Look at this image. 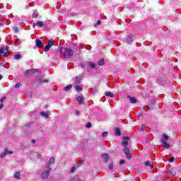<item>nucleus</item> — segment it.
Returning <instances> with one entry per match:
<instances>
[{"label":"nucleus","mask_w":181,"mask_h":181,"mask_svg":"<svg viewBox=\"0 0 181 181\" xmlns=\"http://www.w3.org/2000/svg\"><path fill=\"white\" fill-rule=\"evenodd\" d=\"M168 141H169V136L166 134H163V139L160 140V143L165 149L170 148V144H168Z\"/></svg>","instance_id":"nucleus-1"},{"label":"nucleus","mask_w":181,"mask_h":181,"mask_svg":"<svg viewBox=\"0 0 181 181\" xmlns=\"http://www.w3.org/2000/svg\"><path fill=\"white\" fill-rule=\"evenodd\" d=\"M74 55V51H73L71 48L66 47L64 49V57H66V59H69V57H73Z\"/></svg>","instance_id":"nucleus-2"},{"label":"nucleus","mask_w":181,"mask_h":181,"mask_svg":"<svg viewBox=\"0 0 181 181\" xmlns=\"http://www.w3.org/2000/svg\"><path fill=\"white\" fill-rule=\"evenodd\" d=\"M54 40L53 39L49 40L47 45L45 46L44 49L45 52H49V50H50V47H52V46H54Z\"/></svg>","instance_id":"nucleus-3"},{"label":"nucleus","mask_w":181,"mask_h":181,"mask_svg":"<svg viewBox=\"0 0 181 181\" xmlns=\"http://www.w3.org/2000/svg\"><path fill=\"white\" fill-rule=\"evenodd\" d=\"M124 152L127 159H131V158H132V155H131V153L129 152V148H128V146L124 147Z\"/></svg>","instance_id":"nucleus-4"},{"label":"nucleus","mask_w":181,"mask_h":181,"mask_svg":"<svg viewBox=\"0 0 181 181\" xmlns=\"http://www.w3.org/2000/svg\"><path fill=\"white\" fill-rule=\"evenodd\" d=\"M49 175H50V170H49V168H47V170L46 171H44L42 175V179H47V177H49Z\"/></svg>","instance_id":"nucleus-5"},{"label":"nucleus","mask_w":181,"mask_h":181,"mask_svg":"<svg viewBox=\"0 0 181 181\" xmlns=\"http://www.w3.org/2000/svg\"><path fill=\"white\" fill-rule=\"evenodd\" d=\"M35 71H37V69H28L24 73V76H25V77H28V76H30V74H33V73H35Z\"/></svg>","instance_id":"nucleus-6"},{"label":"nucleus","mask_w":181,"mask_h":181,"mask_svg":"<svg viewBox=\"0 0 181 181\" xmlns=\"http://www.w3.org/2000/svg\"><path fill=\"white\" fill-rule=\"evenodd\" d=\"M40 115L41 117H42L43 118H45V119H47V118H49V117L50 116V112L47 111V112H40Z\"/></svg>","instance_id":"nucleus-7"},{"label":"nucleus","mask_w":181,"mask_h":181,"mask_svg":"<svg viewBox=\"0 0 181 181\" xmlns=\"http://www.w3.org/2000/svg\"><path fill=\"white\" fill-rule=\"evenodd\" d=\"M124 141L122 142V146L125 148V146H128V141H129V138L128 136H124L123 138Z\"/></svg>","instance_id":"nucleus-8"},{"label":"nucleus","mask_w":181,"mask_h":181,"mask_svg":"<svg viewBox=\"0 0 181 181\" xmlns=\"http://www.w3.org/2000/svg\"><path fill=\"white\" fill-rule=\"evenodd\" d=\"M54 163V158L52 157L49 161L47 162V169H49V170H51L52 168H50V165H53Z\"/></svg>","instance_id":"nucleus-9"},{"label":"nucleus","mask_w":181,"mask_h":181,"mask_svg":"<svg viewBox=\"0 0 181 181\" xmlns=\"http://www.w3.org/2000/svg\"><path fill=\"white\" fill-rule=\"evenodd\" d=\"M86 65L89 69H95L97 67V64H94V62H86Z\"/></svg>","instance_id":"nucleus-10"},{"label":"nucleus","mask_w":181,"mask_h":181,"mask_svg":"<svg viewBox=\"0 0 181 181\" xmlns=\"http://www.w3.org/2000/svg\"><path fill=\"white\" fill-rule=\"evenodd\" d=\"M81 78H82L81 75L76 76L74 81L75 84H80V83H81Z\"/></svg>","instance_id":"nucleus-11"},{"label":"nucleus","mask_w":181,"mask_h":181,"mask_svg":"<svg viewBox=\"0 0 181 181\" xmlns=\"http://www.w3.org/2000/svg\"><path fill=\"white\" fill-rule=\"evenodd\" d=\"M36 83H39V84H43V83H49V80L47 79H42V78H38L36 79Z\"/></svg>","instance_id":"nucleus-12"},{"label":"nucleus","mask_w":181,"mask_h":181,"mask_svg":"<svg viewBox=\"0 0 181 181\" xmlns=\"http://www.w3.org/2000/svg\"><path fill=\"white\" fill-rule=\"evenodd\" d=\"M101 156L104 159L105 163H107V162H108L110 159V156L107 153H104V154H102Z\"/></svg>","instance_id":"nucleus-13"},{"label":"nucleus","mask_w":181,"mask_h":181,"mask_svg":"<svg viewBox=\"0 0 181 181\" xmlns=\"http://www.w3.org/2000/svg\"><path fill=\"white\" fill-rule=\"evenodd\" d=\"M35 45L37 47H39L40 49V47H43V44L42 43V41H40V40L39 39L35 40Z\"/></svg>","instance_id":"nucleus-14"},{"label":"nucleus","mask_w":181,"mask_h":181,"mask_svg":"<svg viewBox=\"0 0 181 181\" xmlns=\"http://www.w3.org/2000/svg\"><path fill=\"white\" fill-rule=\"evenodd\" d=\"M83 100H84V97H83V95H80L76 98V101H78V103L79 104H84V102H83Z\"/></svg>","instance_id":"nucleus-15"},{"label":"nucleus","mask_w":181,"mask_h":181,"mask_svg":"<svg viewBox=\"0 0 181 181\" xmlns=\"http://www.w3.org/2000/svg\"><path fill=\"white\" fill-rule=\"evenodd\" d=\"M45 23L42 21H38L37 23H33V28H35V26H39L40 28H42Z\"/></svg>","instance_id":"nucleus-16"},{"label":"nucleus","mask_w":181,"mask_h":181,"mask_svg":"<svg viewBox=\"0 0 181 181\" xmlns=\"http://www.w3.org/2000/svg\"><path fill=\"white\" fill-rule=\"evenodd\" d=\"M169 175L171 176H176V168H172L168 171Z\"/></svg>","instance_id":"nucleus-17"},{"label":"nucleus","mask_w":181,"mask_h":181,"mask_svg":"<svg viewBox=\"0 0 181 181\" xmlns=\"http://www.w3.org/2000/svg\"><path fill=\"white\" fill-rule=\"evenodd\" d=\"M13 153V151H9L8 150H6L4 153L1 155V158H4L6 155H12Z\"/></svg>","instance_id":"nucleus-18"},{"label":"nucleus","mask_w":181,"mask_h":181,"mask_svg":"<svg viewBox=\"0 0 181 181\" xmlns=\"http://www.w3.org/2000/svg\"><path fill=\"white\" fill-rule=\"evenodd\" d=\"M13 178L14 179H17L18 180H19V179H21V173L17 172L13 175Z\"/></svg>","instance_id":"nucleus-19"},{"label":"nucleus","mask_w":181,"mask_h":181,"mask_svg":"<svg viewBox=\"0 0 181 181\" xmlns=\"http://www.w3.org/2000/svg\"><path fill=\"white\" fill-rule=\"evenodd\" d=\"M144 165H145V166H147L148 168H150V169H152V168H153V165L149 161H146L144 163Z\"/></svg>","instance_id":"nucleus-20"},{"label":"nucleus","mask_w":181,"mask_h":181,"mask_svg":"<svg viewBox=\"0 0 181 181\" xmlns=\"http://www.w3.org/2000/svg\"><path fill=\"white\" fill-rule=\"evenodd\" d=\"M127 97H128V98L130 99V102L132 103V104L136 103V98H135L134 97L131 98L130 96H127Z\"/></svg>","instance_id":"nucleus-21"},{"label":"nucleus","mask_w":181,"mask_h":181,"mask_svg":"<svg viewBox=\"0 0 181 181\" xmlns=\"http://www.w3.org/2000/svg\"><path fill=\"white\" fill-rule=\"evenodd\" d=\"M98 64V66H104V64H105V61L104 60V59H100Z\"/></svg>","instance_id":"nucleus-22"},{"label":"nucleus","mask_w":181,"mask_h":181,"mask_svg":"<svg viewBox=\"0 0 181 181\" xmlns=\"http://www.w3.org/2000/svg\"><path fill=\"white\" fill-rule=\"evenodd\" d=\"M115 134L117 136H121V130H119V129H115Z\"/></svg>","instance_id":"nucleus-23"},{"label":"nucleus","mask_w":181,"mask_h":181,"mask_svg":"<svg viewBox=\"0 0 181 181\" xmlns=\"http://www.w3.org/2000/svg\"><path fill=\"white\" fill-rule=\"evenodd\" d=\"M14 59L16 60H19V59H22V54H17L14 55Z\"/></svg>","instance_id":"nucleus-24"},{"label":"nucleus","mask_w":181,"mask_h":181,"mask_svg":"<svg viewBox=\"0 0 181 181\" xmlns=\"http://www.w3.org/2000/svg\"><path fill=\"white\" fill-rule=\"evenodd\" d=\"M133 40H132V36H129L127 38V43L129 44V43H132Z\"/></svg>","instance_id":"nucleus-25"},{"label":"nucleus","mask_w":181,"mask_h":181,"mask_svg":"<svg viewBox=\"0 0 181 181\" xmlns=\"http://www.w3.org/2000/svg\"><path fill=\"white\" fill-rule=\"evenodd\" d=\"M105 96L106 97H111L112 98L114 97V93L111 92H106L105 93Z\"/></svg>","instance_id":"nucleus-26"},{"label":"nucleus","mask_w":181,"mask_h":181,"mask_svg":"<svg viewBox=\"0 0 181 181\" xmlns=\"http://www.w3.org/2000/svg\"><path fill=\"white\" fill-rule=\"evenodd\" d=\"M39 13H37V12L35 11L33 13V18H34L35 19H36V18H37Z\"/></svg>","instance_id":"nucleus-27"},{"label":"nucleus","mask_w":181,"mask_h":181,"mask_svg":"<svg viewBox=\"0 0 181 181\" xmlns=\"http://www.w3.org/2000/svg\"><path fill=\"white\" fill-rule=\"evenodd\" d=\"M71 88V85H68L66 87L64 88L65 91H69Z\"/></svg>","instance_id":"nucleus-28"},{"label":"nucleus","mask_w":181,"mask_h":181,"mask_svg":"<svg viewBox=\"0 0 181 181\" xmlns=\"http://www.w3.org/2000/svg\"><path fill=\"white\" fill-rule=\"evenodd\" d=\"M76 91H83V88L80 86H75Z\"/></svg>","instance_id":"nucleus-29"},{"label":"nucleus","mask_w":181,"mask_h":181,"mask_svg":"<svg viewBox=\"0 0 181 181\" xmlns=\"http://www.w3.org/2000/svg\"><path fill=\"white\" fill-rule=\"evenodd\" d=\"M108 136V132H104L102 133V136H103V138H105V136Z\"/></svg>","instance_id":"nucleus-30"},{"label":"nucleus","mask_w":181,"mask_h":181,"mask_svg":"<svg viewBox=\"0 0 181 181\" xmlns=\"http://www.w3.org/2000/svg\"><path fill=\"white\" fill-rule=\"evenodd\" d=\"M13 32H15V33H18V32H19V29H18V27H13Z\"/></svg>","instance_id":"nucleus-31"},{"label":"nucleus","mask_w":181,"mask_h":181,"mask_svg":"<svg viewBox=\"0 0 181 181\" xmlns=\"http://www.w3.org/2000/svg\"><path fill=\"white\" fill-rule=\"evenodd\" d=\"M101 25V21H98L97 23L94 25L95 28H97V25Z\"/></svg>","instance_id":"nucleus-32"},{"label":"nucleus","mask_w":181,"mask_h":181,"mask_svg":"<svg viewBox=\"0 0 181 181\" xmlns=\"http://www.w3.org/2000/svg\"><path fill=\"white\" fill-rule=\"evenodd\" d=\"M4 52H5V47H2L1 49H0V54H4Z\"/></svg>","instance_id":"nucleus-33"},{"label":"nucleus","mask_w":181,"mask_h":181,"mask_svg":"<svg viewBox=\"0 0 181 181\" xmlns=\"http://www.w3.org/2000/svg\"><path fill=\"white\" fill-rule=\"evenodd\" d=\"M71 173H74V172H76V167L75 166H74L71 168Z\"/></svg>","instance_id":"nucleus-34"},{"label":"nucleus","mask_w":181,"mask_h":181,"mask_svg":"<svg viewBox=\"0 0 181 181\" xmlns=\"http://www.w3.org/2000/svg\"><path fill=\"white\" fill-rule=\"evenodd\" d=\"M19 87H21V83H16L15 88H19Z\"/></svg>","instance_id":"nucleus-35"},{"label":"nucleus","mask_w":181,"mask_h":181,"mask_svg":"<svg viewBox=\"0 0 181 181\" xmlns=\"http://www.w3.org/2000/svg\"><path fill=\"white\" fill-rule=\"evenodd\" d=\"M109 169H110V170L114 169V164H113V163H111V164L109 165Z\"/></svg>","instance_id":"nucleus-36"},{"label":"nucleus","mask_w":181,"mask_h":181,"mask_svg":"<svg viewBox=\"0 0 181 181\" xmlns=\"http://www.w3.org/2000/svg\"><path fill=\"white\" fill-rule=\"evenodd\" d=\"M8 55H9V52H6V53H4V54H3V56H4V57H8Z\"/></svg>","instance_id":"nucleus-37"},{"label":"nucleus","mask_w":181,"mask_h":181,"mask_svg":"<svg viewBox=\"0 0 181 181\" xmlns=\"http://www.w3.org/2000/svg\"><path fill=\"white\" fill-rule=\"evenodd\" d=\"M5 100H6V98L4 97L1 99V104H4V101H5Z\"/></svg>","instance_id":"nucleus-38"},{"label":"nucleus","mask_w":181,"mask_h":181,"mask_svg":"<svg viewBox=\"0 0 181 181\" xmlns=\"http://www.w3.org/2000/svg\"><path fill=\"white\" fill-rule=\"evenodd\" d=\"M175 161V157H171L170 159H169V162H174Z\"/></svg>","instance_id":"nucleus-39"},{"label":"nucleus","mask_w":181,"mask_h":181,"mask_svg":"<svg viewBox=\"0 0 181 181\" xmlns=\"http://www.w3.org/2000/svg\"><path fill=\"white\" fill-rule=\"evenodd\" d=\"M124 163H125V160H121L120 162H119V164L120 165H124Z\"/></svg>","instance_id":"nucleus-40"},{"label":"nucleus","mask_w":181,"mask_h":181,"mask_svg":"<svg viewBox=\"0 0 181 181\" xmlns=\"http://www.w3.org/2000/svg\"><path fill=\"white\" fill-rule=\"evenodd\" d=\"M87 128H91V123H88L86 125Z\"/></svg>","instance_id":"nucleus-41"},{"label":"nucleus","mask_w":181,"mask_h":181,"mask_svg":"<svg viewBox=\"0 0 181 181\" xmlns=\"http://www.w3.org/2000/svg\"><path fill=\"white\" fill-rule=\"evenodd\" d=\"M75 115H80V112H78V110H76L75 112Z\"/></svg>","instance_id":"nucleus-42"},{"label":"nucleus","mask_w":181,"mask_h":181,"mask_svg":"<svg viewBox=\"0 0 181 181\" xmlns=\"http://www.w3.org/2000/svg\"><path fill=\"white\" fill-rule=\"evenodd\" d=\"M4 108V103H1L0 105V110H2Z\"/></svg>","instance_id":"nucleus-43"},{"label":"nucleus","mask_w":181,"mask_h":181,"mask_svg":"<svg viewBox=\"0 0 181 181\" xmlns=\"http://www.w3.org/2000/svg\"><path fill=\"white\" fill-rule=\"evenodd\" d=\"M4 50H6V52H8L9 50V47L6 46Z\"/></svg>","instance_id":"nucleus-44"},{"label":"nucleus","mask_w":181,"mask_h":181,"mask_svg":"<svg viewBox=\"0 0 181 181\" xmlns=\"http://www.w3.org/2000/svg\"><path fill=\"white\" fill-rule=\"evenodd\" d=\"M34 5H35V4H34L33 3H30V4H29V6H30V7L34 6Z\"/></svg>","instance_id":"nucleus-45"},{"label":"nucleus","mask_w":181,"mask_h":181,"mask_svg":"<svg viewBox=\"0 0 181 181\" xmlns=\"http://www.w3.org/2000/svg\"><path fill=\"white\" fill-rule=\"evenodd\" d=\"M59 52H60V53H62V52H63V47H60Z\"/></svg>","instance_id":"nucleus-46"},{"label":"nucleus","mask_w":181,"mask_h":181,"mask_svg":"<svg viewBox=\"0 0 181 181\" xmlns=\"http://www.w3.org/2000/svg\"><path fill=\"white\" fill-rule=\"evenodd\" d=\"M18 42H19V39H16V42H15V45H16V43H18Z\"/></svg>","instance_id":"nucleus-47"},{"label":"nucleus","mask_w":181,"mask_h":181,"mask_svg":"<svg viewBox=\"0 0 181 181\" xmlns=\"http://www.w3.org/2000/svg\"><path fill=\"white\" fill-rule=\"evenodd\" d=\"M83 163H84V160H82V161L80 162V164H79V165H83Z\"/></svg>","instance_id":"nucleus-48"},{"label":"nucleus","mask_w":181,"mask_h":181,"mask_svg":"<svg viewBox=\"0 0 181 181\" xmlns=\"http://www.w3.org/2000/svg\"><path fill=\"white\" fill-rule=\"evenodd\" d=\"M2 78H3L2 75H0V80H2Z\"/></svg>","instance_id":"nucleus-49"},{"label":"nucleus","mask_w":181,"mask_h":181,"mask_svg":"<svg viewBox=\"0 0 181 181\" xmlns=\"http://www.w3.org/2000/svg\"><path fill=\"white\" fill-rule=\"evenodd\" d=\"M32 142H33V144H35V140H33Z\"/></svg>","instance_id":"nucleus-50"},{"label":"nucleus","mask_w":181,"mask_h":181,"mask_svg":"<svg viewBox=\"0 0 181 181\" xmlns=\"http://www.w3.org/2000/svg\"><path fill=\"white\" fill-rule=\"evenodd\" d=\"M0 18H2V15H0Z\"/></svg>","instance_id":"nucleus-51"},{"label":"nucleus","mask_w":181,"mask_h":181,"mask_svg":"<svg viewBox=\"0 0 181 181\" xmlns=\"http://www.w3.org/2000/svg\"><path fill=\"white\" fill-rule=\"evenodd\" d=\"M0 66H2V63H0Z\"/></svg>","instance_id":"nucleus-52"}]
</instances>
